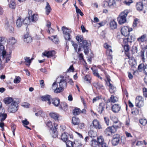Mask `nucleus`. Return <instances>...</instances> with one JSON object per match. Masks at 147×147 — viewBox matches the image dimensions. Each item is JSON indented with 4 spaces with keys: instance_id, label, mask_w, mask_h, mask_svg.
Instances as JSON below:
<instances>
[{
    "instance_id": "1",
    "label": "nucleus",
    "mask_w": 147,
    "mask_h": 147,
    "mask_svg": "<svg viewBox=\"0 0 147 147\" xmlns=\"http://www.w3.org/2000/svg\"><path fill=\"white\" fill-rule=\"evenodd\" d=\"M76 40L80 42V45L81 47L83 48L84 52L85 54L87 55L89 53V45L86 40H83V36L81 35H78L76 38Z\"/></svg>"
},
{
    "instance_id": "2",
    "label": "nucleus",
    "mask_w": 147,
    "mask_h": 147,
    "mask_svg": "<svg viewBox=\"0 0 147 147\" xmlns=\"http://www.w3.org/2000/svg\"><path fill=\"white\" fill-rule=\"evenodd\" d=\"M47 125L49 127L50 129V131H52L51 134L52 135V136L53 138H56L58 136V131H57V124L54 123V127L52 125V123L51 121L48 122L47 124Z\"/></svg>"
},
{
    "instance_id": "3",
    "label": "nucleus",
    "mask_w": 147,
    "mask_h": 147,
    "mask_svg": "<svg viewBox=\"0 0 147 147\" xmlns=\"http://www.w3.org/2000/svg\"><path fill=\"white\" fill-rule=\"evenodd\" d=\"M129 12L128 10H125L120 14L117 18L119 24H123L126 22V17Z\"/></svg>"
},
{
    "instance_id": "4",
    "label": "nucleus",
    "mask_w": 147,
    "mask_h": 147,
    "mask_svg": "<svg viewBox=\"0 0 147 147\" xmlns=\"http://www.w3.org/2000/svg\"><path fill=\"white\" fill-rule=\"evenodd\" d=\"M2 54L3 61H5L6 63H7L9 61L11 58V55L6 54L5 51H4V47L3 45H0V53Z\"/></svg>"
},
{
    "instance_id": "5",
    "label": "nucleus",
    "mask_w": 147,
    "mask_h": 147,
    "mask_svg": "<svg viewBox=\"0 0 147 147\" xmlns=\"http://www.w3.org/2000/svg\"><path fill=\"white\" fill-rule=\"evenodd\" d=\"M61 29L63 32L64 36L65 39L66 40L70 41L71 39L70 34L71 32V30L65 26H63Z\"/></svg>"
},
{
    "instance_id": "6",
    "label": "nucleus",
    "mask_w": 147,
    "mask_h": 147,
    "mask_svg": "<svg viewBox=\"0 0 147 147\" xmlns=\"http://www.w3.org/2000/svg\"><path fill=\"white\" fill-rule=\"evenodd\" d=\"M18 104L16 102L11 103L8 108V111L10 113H14L18 110Z\"/></svg>"
},
{
    "instance_id": "7",
    "label": "nucleus",
    "mask_w": 147,
    "mask_h": 147,
    "mask_svg": "<svg viewBox=\"0 0 147 147\" xmlns=\"http://www.w3.org/2000/svg\"><path fill=\"white\" fill-rule=\"evenodd\" d=\"M13 24L12 23H9L7 20L5 21V28L11 33H13L14 32V28L13 26Z\"/></svg>"
},
{
    "instance_id": "8",
    "label": "nucleus",
    "mask_w": 147,
    "mask_h": 147,
    "mask_svg": "<svg viewBox=\"0 0 147 147\" xmlns=\"http://www.w3.org/2000/svg\"><path fill=\"white\" fill-rule=\"evenodd\" d=\"M132 30V28H130L128 27L124 26L121 28V32L123 35L125 36L128 35L129 32Z\"/></svg>"
},
{
    "instance_id": "9",
    "label": "nucleus",
    "mask_w": 147,
    "mask_h": 147,
    "mask_svg": "<svg viewBox=\"0 0 147 147\" xmlns=\"http://www.w3.org/2000/svg\"><path fill=\"white\" fill-rule=\"evenodd\" d=\"M143 4L147 5V0H143L142 2H139L137 3L136 6L138 10L140 11L142 10L143 6Z\"/></svg>"
},
{
    "instance_id": "10",
    "label": "nucleus",
    "mask_w": 147,
    "mask_h": 147,
    "mask_svg": "<svg viewBox=\"0 0 147 147\" xmlns=\"http://www.w3.org/2000/svg\"><path fill=\"white\" fill-rule=\"evenodd\" d=\"M106 106V108L107 109V106L106 104L104 102H102L100 103L97 110L98 113L101 114L103 113L104 110V109Z\"/></svg>"
},
{
    "instance_id": "11",
    "label": "nucleus",
    "mask_w": 147,
    "mask_h": 147,
    "mask_svg": "<svg viewBox=\"0 0 147 147\" xmlns=\"http://www.w3.org/2000/svg\"><path fill=\"white\" fill-rule=\"evenodd\" d=\"M49 115L55 121H59L60 115L58 113L55 112H52L49 113Z\"/></svg>"
},
{
    "instance_id": "12",
    "label": "nucleus",
    "mask_w": 147,
    "mask_h": 147,
    "mask_svg": "<svg viewBox=\"0 0 147 147\" xmlns=\"http://www.w3.org/2000/svg\"><path fill=\"white\" fill-rule=\"evenodd\" d=\"M56 53L54 51H46L42 53L43 55L47 57L48 58L50 57L55 55Z\"/></svg>"
},
{
    "instance_id": "13",
    "label": "nucleus",
    "mask_w": 147,
    "mask_h": 147,
    "mask_svg": "<svg viewBox=\"0 0 147 147\" xmlns=\"http://www.w3.org/2000/svg\"><path fill=\"white\" fill-rule=\"evenodd\" d=\"M52 86L53 88H54L55 87H56L55 89L54 92L56 93H58L61 92L63 90V88L61 87H59V88H57V84L56 82H54L53 85Z\"/></svg>"
},
{
    "instance_id": "14",
    "label": "nucleus",
    "mask_w": 147,
    "mask_h": 147,
    "mask_svg": "<svg viewBox=\"0 0 147 147\" xmlns=\"http://www.w3.org/2000/svg\"><path fill=\"white\" fill-rule=\"evenodd\" d=\"M121 106L119 104H115L112 107L113 111L115 113H117L120 110Z\"/></svg>"
},
{
    "instance_id": "15",
    "label": "nucleus",
    "mask_w": 147,
    "mask_h": 147,
    "mask_svg": "<svg viewBox=\"0 0 147 147\" xmlns=\"http://www.w3.org/2000/svg\"><path fill=\"white\" fill-rule=\"evenodd\" d=\"M92 124L93 126L96 129H100L102 128L101 125L97 120H94L92 122Z\"/></svg>"
},
{
    "instance_id": "16",
    "label": "nucleus",
    "mask_w": 147,
    "mask_h": 147,
    "mask_svg": "<svg viewBox=\"0 0 147 147\" xmlns=\"http://www.w3.org/2000/svg\"><path fill=\"white\" fill-rule=\"evenodd\" d=\"M60 99L57 98L52 99L51 101L52 104L55 107H58L60 104Z\"/></svg>"
},
{
    "instance_id": "17",
    "label": "nucleus",
    "mask_w": 147,
    "mask_h": 147,
    "mask_svg": "<svg viewBox=\"0 0 147 147\" xmlns=\"http://www.w3.org/2000/svg\"><path fill=\"white\" fill-rule=\"evenodd\" d=\"M51 96L48 95L43 96L42 97V100L43 101H47V103L49 105L51 104Z\"/></svg>"
},
{
    "instance_id": "18",
    "label": "nucleus",
    "mask_w": 147,
    "mask_h": 147,
    "mask_svg": "<svg viewBox=\"0 0 147 147\" xmlns=\"http://www.w3.org/2000/svg\"><path fill=\"white\" fill-rule=\"evenodd\" d=\"M97 141L99 146L100 145L105 142L103 136H102L97 137Z\"/></svg>"
},
{
    "instance_id": "19",
    "label": "nucleus",
    "mask_w": 147,
    "mask_h": 147,
    "mask_svg": "<svg viewBox=\"0 0 147 147\" xmlns=\"http://www.w3.org/2000/svg\"><path fill=\"white\" fill-rule=\"evenodd\" d=\"M68 134L67 133L64 132L61 135V139L63 142H66L68 140Z\"/></svg>"
},
{
    "instance_id": "20",
    "label": "nucleus",
    "mask_w": 147,
    "mask_h": 147,
    "mask_svg": "<svg viewBox=\"0 0 147 147\" xmlns=\"http://www.w3.org/2000/svg\"><path fill=\"white\" fill-rule=\"evenodd\" d=\"M67 83L66 81L63 79H61L60 80L59 82V86L64 89L67 86Z\"/></svg>"
},
{
    "instance_id": "21",
    "label": "nucleus",
    "mask_w": 147,
    "mask_h": 147,
    "mask_svg": "<svg viewBox=\"0 0 147 147\" xmlns=\"http://www.w3.org/2000/svg\"><path fill=\"white\" fill-rule=\"evenodd\" d=\"M23 19L21 18V17H19L18 19H17L16 22V24L17 27H20L22 25L23 21Z\"/></svg>"
},
{
    "instance_id": "22",
    "label": "nucleus",
    "mask_w": 147,
    "mask_h": 147,
    "mask_svg": "<svg viewBox=\"0 0 147 147\" xmlns=\"http://www.w3.org/2000/svg\"><path fill=\"white\" fill-rule=\"evenodd\" d=\"M93 86L95 87L97 89H103L104 88L103 85L100 84L99 82H94L93 84Z\"/></svg>"
},
{
    "instance_id": "23",
    "label": "nucleus",
    "mask_w": 147,
    "mask_h": 147,
    "mask_svg": "<svg viewBox=\"0 0 147 147\" xmlns=\"http://www.w3.org/2000/svg\"><path fill=\"white\" fill-rule=\"evenodd\" d=\"M90 145L92 147H99V145L97 140L95 139H92L90 142Z\"/></svg>"
},
{
    "instance_id": "24",
    "label": "nucleus",
    "mask_w": 147,
    "mask_h": 147,
    "mask_svg": "<svg viewBox=\"0 0 147 147\" xmlns=\"http://www.w3.org/2000/svg\"><path fill=\"white\" fill-rule=\"evenodd\" d=\"M117 23L114 20L111 21L110 22V26L112 29H114L117 28Z\"/></svg>"
},
{
    "instance_id": "25",
    "label": "nucleus",
    "mask_w": 147,
    "mask_h": 147,
    "mask_svg": "<svg viewBox=\"0 0 147 147\" xmlns=\"http://www.w3.org/2000/svg\"><path fill=\"white\" fill-rule=\"evenodd\" d=\"M80 122L78 118L77 117H73L72 118V123L74 125H77Z\"/></svg>"
},
{
    "instance_id": "26",
    "label": "nucleus",
    "mask_w": 147,
    "mask_h": 147,
    "mask_svg": "<svg viewBox=\"0 0 147 147\" xmlns=\"http://www.w3.org/2000/svg\"><path fill=\"white\" fill-rule=\"evenodd\" d=\"M110 129V131L111 133H114L116 131L117 129L119 128L120 127L118 125H113L111 127H109Z\"/></svg>"
},
{
    "instance_id": "27",
    "label": "nucleus",
    "mask_w": 147,
    "mask_h": 147,
    "mask_svg": "<svg viewBox=\"0 0 147 147\" xmlns=\"http://www.w3.org/2000/svg\"><path fill=\"white\" fill-rule=\"evenodd\" d=\"M45 9L46 13L47 15L49 14L51 10L50 6L48 2H47L46 3V5L45 7Z\"/></svg>"
},
{
    "instance_id": "28",
    "label": "nucleus",
    "mask_w": 147,
    "mask_h": 147,
    "mask_svg": "<svg viewBox=\"0 0 147 147\" xmlns=\"http://www.w3.org/2000/svg\"><path fill=\"white\" fill-rule=\"evenodd\" d=\"M5 103L6 104H9L11 103H13V102H16L13 101V98H6L4 99Z\"/></svg>"
},
{
    "instance_id": "29",
    "label": "nucleus",
    "mask_w": 147,
    "mask_h": 147,
    "mask_svg": "<svg viewBox=\"0 0 147 147\" xmlns=\"http://www.w3.org/2000/svg\"><path fill=\"white\" fill-rule=\"evenodd\" d=\"M127 56L128 57V58L129 59V64L131 66H134L136 63L135 59L134 58H132L131 59H130L129 55H127Z\"/></svg>"
},
{
    "instance_id": "30",
    "label": "nucleus",
    "mask_w": 147,
    "mask_h": 147,
    "mask_svg": "<svg viewBox=\"0 0 147 147\" xmlns=\"http://www.w3.org/2000/svg\"><path fill=\"white\" fill-rule=\"evenodd\" d=\"M67 105L66 103L64 102H62L60 105V108L65 111L67 109Z\"/></svg>"
},
{
    "instance_id": "31",
    "label": "nucleus",
    "mask_w": 147,
    "mask_h": 147,
    "mask_svg": "<svg viewBox=\"0 0 147 147\" xmlns=\"http://www.w3.org/2000/svg\"><path fill=\"white\" fill-rule=\"evenodd\" d=\"M138 40L139 41H141L142 42H143L145 41H147V36L146 34L143 35L138 38Z\"/></svg>"
},
{
    "instance_id": "32",
    "label": "nucleus",
    "mask_w": 147,
    "mask_h": 147,
    "mask_svg": "<svg viewBox=\"0 0 147 147\" xmlns=\"http://www.w3.org/2000/svg\"><path fill=\"white\" fill-rule=\"evenodd\" d=\"M38 16L37 15L34 13L31 16V17H30V20L33 22H36V21L38 20Z\"/></svg>"
},
{
    "instance_id": "33",
    "label": "nucleus",
    "mask_w": 147,
    "mask_h": 147,
    "mask_svg": "<svg viewBox=\"0 0 147 147\" xmlns=\"http://www.w3.org/2000/svg\"><path fill=\"white\" fill-rule=\"evenodd\" d=\"M81 112V110L78 108H76L73 111V113L74 115H79Z\"/></svg>"
},
{
    "instance_id": "34",
    "label": "nucleus",
    "mask_w": 147,
    "mask_h": 147,
    "mask_svg": "<svg viewBox=\"0 0 147 147\" xmlns=\"http://www.w3.org/2000/svg\"><path fill=\"white\" fill-rule=\"evenodd\" d=\"M109 86L110 87L109 91L111 93H113L116 90V88L113 84H110Z\"/></svg>"
},
{
    "instance_id": "35",
    "label": "nucleus",
    "mask_w": 147,
    "mask_h": 147,
    "mask_svg": "<svg viewBox=\"0 0 147 147\" xmlns=\"http://www.w3.org/2000/svg\"><path fill=\"white\" fill-rule=\"evenodd\" d=\"M23 23L24 24H29L30 23L32 22L30 20V17H27L24 20L23 19Z\"/></svg>"
},
{
    "instance_id": "36",
    "label": "nucleus",
    "mask_w": 147,
    "mask_h": 147,
    "mask_svg": "<svg viewBox=\"0 0 147 147\" xmlns=\"http://www.w3.org/2000/svg\"><path fill=\"white\" fill-rule=\"evenodd\" d=\"M49 38L51 40L55 43H57L59 41V39L57 37V36H51V37H49Z\"/></svg>"
},
{
    "instance_id": "37",
    "label": "nucleus",
    "mask_w": 147,
    "mask_h": 147,
    "mask_svg": "<svg viewBox=\"0 0 147 147\" xmlns=\"http://www.w3.org/2000/svg\"><path fill=\"white\" fill-rule=\"evenodd\" d=\"M24 59L25 61L24 62L25 63L26 65L29 66L31 62L30 58L25 57H24Z\"/></svg>"
},
{
    "instance_id": "38",
    "label": "nucleus",
    "mask_w": 147,
    "mask_h": 147,
    "mask_svg": "<svg viewBox=\"0 0 147 147\" xmlns=\"http://www.w3.org/2000/svg\"><path fill=\"white\" fill-rule=\"evenodd\" d=\"M120 139H115L113 138L112 140V143L113 145L116 146L119 143Z\"/></svg>"
},
{
    "instance_id": "39",
    "label": "nucleus",
    "mask_w": 147,
    "mask_h": 147,
    "mask_svg": "<svg viewBox=\"0 0 147 147\" xmlns=\"http://www.w3.org/2000/svg\"><path fill=\"white\" fill-rule=\"evenodd\" d=\"M135 102L136 106L139 108L142 107L144 105V101L136 102Z\"/></svg>"
},
{
    "instance_id": "40",
    "label": "nucleus",
    "mask_w": 147,
    "mask_h": 147,
    "mask_svg": "<svg viewBox=\"0 0 147 147\" xmlns=\"http://www.w3.org/2000/svg\"><path fill=\"white\" fill-rule=\"evenodd\" d=\"M109 7L112 8L115 3V0H109V2H108Z\"/></svg>"
},
{
    "instance_id": "41",
    "label": "nucleus",
    "mask_w": 147,
    "mask_h": 147,
    "mask_svg": "<svg viewBox=\"0 0 147 147\" xmlns=\"http://www.w3.org/2000/svg\"><path fill=\"white\" fill-rule=\"evenodd\" d=\"M110 101L113 103H115L117 102L118 100V98L113 95H111L110 98Z\"/></svg>"
},
{
    "instance_id": "42",
    "label": "nucleus",
    "mask_w": 147,
    "mask_h": 147,
    "mask_svg": "<svg viewBox=\"0 0 147 147\" xmlns=\"http://www.w3.org/2000/svg\"><path fill=\"white\" fill-rule=\"evenodd\" d=\"M140 123L143 125H145L147 123V120L146 119H141L139 120Z\"/></svg>"
},
{
    "instance_id": "43",
    "label": "nucleus",
    "mask_w": 147,
    "mask_h": 147,
    "mask_svg": "<svg viewBox=\"0 0 147 147\" xmlns=\"http://www.w3.org/2000/svg\"><path fill=\"white\" fill-rule=\"evenodd\" d=\"M104 47L105 48L108 49V51L109 52L110 54V53L112 52V51L111 49V47L109 46L108 44L106 43L104 45Z\"/></svg>"
},
{
    "instance_id": "44",
    "label": "nucleus",
    "mask_w": 147,
    "mask_h": 147,
    "mask_svg": "<svg viewBox=\"0 0 147 147\" xmlns=\"http://www.w3.org/2000/svg\"><path fill=\"white\" fill-rule=\"evenodd\" d=\"M88 134L90 136L91 138H94L95 137L96 135V134L95 132L93 131H90L88 132Z\"/></svg>"
},
{
    "instance_id": "45",
    "label": "nucleus",
    "mask_w": 147,
    "mask_h": 147,
    "mask_svg": "<svg viewBox=\"0 0 147 147\" xmlns=\"http://www.w3.org/2000/svg\"><path fill=\"white\" fill-rule=\"evenodd\" d=\"M127 40L128 42H131L134 41L135 38L134 36H128L127 38Z\"/></svg>"
},
{
    "instance_id": "46",
    "label": "nucleus",
    "mask_w": 147,
    "mask_h": 147,
    "mask_svg": "<svg viewBox=\"0 0 147 147\" xmlns=\"http://www.w3.org/2000/svg\"><path fill=\"white\" fill-rule=\"evenodd\" d=\"M9 7L12 9H15L16 7V5L14 0H11V3L10 4Z\"/></svg>"
},
{
    "instance_id": "47",
    "label": "nucleus",
    "mask_w": 147,
    "mask_h": 147,
    "mask_svg": "<svg viewBox=\"0 0 147 147\" xmlns=\"http://www.w3.org/2000/svg\"><path fill=\"white\" fill-rule=\"evenodd\" d=\"M17 40L13 37H11L9 39V42L12 45H13L16 42Z\"/></svg>"
},
{
    "instance_id": "48",
    "label": "nucleus",
    "mask_w": 147,
    "mask_h": 147,
    "mask_svg": "<svg viewBox=\"0 0 147 147\" xmlns=\"http://www.w3.org/2000/svg\"><path fill=\"white\" fill-rule=\"evenodd\" d=\"M104 133L107 136H110V134L111 133L110 131V129L109 127H107L104 131Z\"/></svg>"
},
{
    "instance_id": "49",
    "label": "nucleus",
    "mask_w": 147,
    "mask_h": 147,
    "mask_svg": "<svg viewBox=\"0 0 147 147\" xmlns=\"http://www.w3.org/2000/svg\"><path fill=\"white\" fill-rule=\"evenodd\" d=\"M93 72L94 76L97 77L98 78H100L101 80H102V78L100 77L99 75V74L96 70H93Z\"/></svg>"
},
{
    "instance_id": "50",
    "label": "nucleus",
    "mask_w": 147,
    "mask_h": 147,
    "mask_svg": "<svg viewBox=\"0 0 147 147\" xmlns=\"http://www.w3.org/2000/svg\"><path fill=\"white\" fill-rule=\"evenodd\" d=\"M67 146V147H73V143L71 141L69 140L67 141L66 143Z\"/></svg>"
},
{
    "instance_id": "51",
    "label": "nucleus",
    "mask_w": 147,
    "mask_h": 147,
    "mask_svg": "<svg viewBox=\"0 0 147 147\" xmlns=\"http://www.w3.org/2000/svg\"><path fill=\"white\" fill-rule=\"evenodd\" d=\"M139 22V21L138 19H134L133 22V26L134 27H135L137 26V24Z\"/></svg>"
},
{
    "instance_id": "52",
    "label": "nucleus",
    "mask_w": 147,
    "mask_h": 147,
    "mask_svg": "<svg viewBox=\"0 0 147 147\" xmlns=\"http://www.w3.org/2000/svg\"><path fill=\"white\" fill-rule=\"evenodd\" d=\"M32 40V38L30 36L28 37L26 39H24V42L27 43H29L31 42Z\"/></svg>"
},
{
    "instance_id": "53",
    "label": "nucleus",
    "mask_w": 147,
    "mask_h": 147,
    "mask_svg": "<svg viewBox=\"0 0 147 147\" xmlns=\"http://www.w3.org/2000/svg\"><path fill=\"white\" fill-rule=\"evenodd\" d=\"M40 113H40V111H38V112L35 113V115L36 116L40 115L42 117L44 115V113L42 111H40Z\"/></svg>"
},
{
    "instance_id": "54",
    "label": "nucleus",
    "mask_w": 147,
    "mask_h": 147,
    "mask_svg": "<svg viewBox=\"0 0 147 147\" xmlns=\"http://www.w3.org/2000/svg\"><path fill=\"white\" fill-rule=\"evenodd\" d=\"M102 6L105 8H107L109 7L108 2L105 1H104L102 2Z\"/></svg>"
},
{
    "instance_id": "55",
    "label": "nucleus",
    "mask_w": 147,
    "mask_h": 147,
    "mask_svg": "<svg viewBox=\"0 0 147 147\" xmlns=\"http://www.w3.org/2000/svg\"><path fill=\"white\" fill-rule=\"evenodd\" d=\"M105 123L107 125H109V120L108 117H105L104 118Z\"/></svg>"
},
{
    "instance_id": "56",
    "label": "nucleus",
    "mask_w": 147,
    "mask_h": 147,
    "mask_svg": "<svg viewBox=\"0 0 147 147\" xmlns=\"http://www.w3.org/2000/svg\"><path fill=\"white\" fill-rule=\"evenodd\" d=\"M132 3V0H126L124 1V3L127 5H130V4Z\"/></svg>"
},
{
    "instance_id": "57",
    "label": "nucleus",
    "mask_w": 147,
    "mask_h": 147,
    "mask_svg": "<svg viewBox=\"0 0 147 147\" xmlns=\"http://www.w3.org/2000/svg\"><path fill=\"white\" fill-rule=\"evenodd\" d=\"M5 42V38L3 37H0V45H3Z\"/></svg>"
},
{
    "instance_id": "58",
    "label": "nucleus",
    "mask_w": 147,
    "mask_h": 147,
    "mask_svg": "<svg viewBox=\"0 0 147 147\" xmlns=\"http://www.w3.org/2000/svg\"><path fill=\"white\" fill-rule=\"evenodd\" d=\"M20 78L18 76L14 80L13 82L17 84L19 83L20 81Z\"/></svg>"
},
{
    "instance_id": "59",
    "label": "nucleus",
    "mask_w": 147,
    "mask_h": 147,
    "mask_svg": "<svg viewBox=\"0 0 147 147\" xmlns=\"http://www.w3.org/2000/svg\"><path fill=\"white\" fill-rule=\"evenodd\" d=\"M71 42L72 45L74 47L75 51H77L78 47V45L77 44L74 43L73 41H71Z\"/></svg>"
},
{
    "instance_id": "60",
    "label": "nucleus",
    "mask_w": 147,
    "mask_h": 147,
    "mask_svg": "<svg viewBox=\"0 0 147 147\" xmlns=\"http://www.w3.org/2000/svg\"><path fill=\"white\" fill-rule=\"evenodd\" d=\"M144 101L142 97L141 96H138L136 98V102Z\"/></svg>"
},
{
    "instance_id": "61",
    "label": "nucleus",
    "mask_w": 147,
    "mask_h": 147,
    "mask_svg": "<svg viewBox=\"0 0 147 147\" xmlns=\"http://www.w3.org/2000/svg\"><path fill=\"white\" fill-rule=\"evenodd\" d=\"M113 138L115 139H120V135L118 134H116L114 135L113 136Z\"/></svg>"
},
{
    "instance_id": "62",
    "label": "nucleus",
    "mask_w": 147,
    "mask_h": 147,
    "mask_svg": "<svg viewBox=\"0 0 147 147\" xmlns=\"http://www.w3.org/2000/svg\"><path fill=\"white\" fill-rule=\"evenodd\" d=\"M22 106L26 108H28L29 106V104L27 102H25L22 104Z\"/></svg>"
},
{
    "instance_id": "63",
    "label": "nucleus",
    "mask_w": 147,
    "mask_h": 147,
    "mask_svg": "<svg viewBox=\"0 0 147 147\" xmlns=\"http://www.w3.org/2000/svg\"><path fill=\"white\" fill-rule=\"evenodd\" d=\"M124 49L125 52H127L129 51V47L128 45H125L124 47Z\"/></svg>"
},
{
    "instance_id": "64",
    "label": "nucleus",
    "mask_w": 147,
    "mask_h": 147,
    "mask_svg": "<svg viewBox=\"0 0 147 147\" xmlns=\"http://www.w3.org/2000/svg\"><path fill=\"white\" fill-rule=\"evenodd\" d=\"M78 127L80 129H82L84 128V123H79V124H78Z\"/></svg>"
}]
</instances>
